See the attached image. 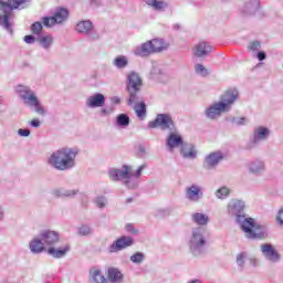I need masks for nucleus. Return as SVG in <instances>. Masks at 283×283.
<instances>
[{"label": "nucleus", "mask_w": 283, "mask_h": 283, "mask_svg": "<svg viewBox=\"0 0 283 283\" xmlns=\"http://www.w3.org/2000/svg\"><path fill=\"white\" fill-rule=\"evenodd\" d=\"M153 50V54H156L158 52H163L169 48V43L165 42V40L160 39H153L149 41Z\"/></svg>", "instance_id": "29"}, {"label": "nucleus", "mask_w": 283, "mask_h": 283, "mask_svg": "<svg viewBox=\"0 0 283 283\" xmlns=\"http://www.w3.org/2000/svg\"><path fill=\"white\" fill-rule=\"evenodd\" d=\"M76 193H78V190H65L63 188L52 191V196H54V198H74Z\"/></svg>", "instance_id": "31"}, {"label": "nucleus", "mask_w": 283, "mask_h": 283, "mask_svg": "<svg viewBox=\"0 0 283 283\" xmlns=\"http://www.w3.org/2000/svg\"><path fill=\"white\" fill-rule=\"evenodd\" d=\"M191 218L192 222L199 227H206V224H209V216L205 213L196 212L191 216Z\"/></svg>", "instance_id": "33"}, {"label": "nucleus", "mask_w": 283, "mask_h": 283, "mask_svg": "<svg viewBox=\"0 0 283 283\" xmlns=\"http://www.w3.org/2000/svg\"><path fill=\"white\" fill-rule=\"evenodd\" d=\"M127 229H128V231H132V233H136V231L130 230V229H132V226H130V224L127 226Z\"/></svg>", "instance_id": "60"}, {"label": "nucleus", "mask_w": 283, "mask_h": 283, "mask_svg": "<svg viewBox=\"0 0 283 283\" xmlns=\"http://www.w3.org/2000/svg\"><path fill=\"white\" fill-rule=\"evenodd\" d=\"M239 96L240 94L238 93V90L230 88L226 91L224 94L221 95L219 103H222L223 105H226V109L228 112H231V105H233V103L238 101Z\"/></svg>", "instance_id": "16"}, {"label": "nucleus", "mask_w": 283, "mask_h": 283, "mask_svg": "<svg viewBox=\"0 0 283 283\" xmlns=\"http://www.w3.org/2000/svg\"><path fill=\"white\" fill-rule=\"evenodd\" d=\"M186 198L189 202H199L205 198V192H202V187L198 184H192L188 186L185 190Z\"/></svg>", "instance_id": "14"}, {"label": "nucleus", "mask_w": 283, "mask_h": 283, "mask_svg": "<svg viewBox=\"0 0 283 283\" xmlns=\"http://www.w3.org/2000/svg\"><path fill=\"white\" fill-rule=\"evenodd\" d=\"M244 258H247V253L244 252L237 254V264L238 266H240V269H244V264H245Z\"/></svg>", "instance_id": "47"}, {"label": "nucleus", "mask_w": 283, "mask_h": 283, "mask_svg": "<svg viewBox=\"0 0 283 283\" xmlns=\"http://www.w3.org/2000/svg\"><path fill=\"white\" fill-rule=\"evenodd\" d=\"M31 127H41V120L33 119L30 122Z\"/></svg>", "instance_id": "57"}, {"label": "nucleus", "mask_w": 283, "mask_h": 283, "mask_svg": "<svg viewBox=\"0 0 283 283\" xmlns=\"http://www.w3.org/2000/svg\"><path fill=\"white\" fill-rule=\"evenodd\" d=\"M143 90V77L137 72H129L126 78V92H128L127 105H134L138 101H143L140 92Z\"/></svg>", "instance_id": "4"}, {"label": "nucleus", "mask_w": 283, "mask_h": 283, "mask_svg": "<svg viewBox=\"0 0 283 283\" xmlns=\"http://www.w3.org/2000/svg\"><path fill=\"white\" fill-rule=\"evenodd\" d=\"M260 250L263 258L270 262V264H277L282 260V254H280L271 243L261 244Z\"/></svg>", "instance_id": "10"}, {"label": "nucleus", "mask_w": 283, "mask_h": 283, "mask_svg": "<svg viewBox=\"0 0 283 283\" xmlns=\"http://www.w3.org/2000/svg\"><path fill=\"white\" fill-rule=\"evenodd\" d=\"M18 134H19V136H23L24 138H28V136H30V129H28V128H20L19 130H18Z\"/></svg>", "instance_id": "52"}, {"label": "nucleus", "mask_w": 283, "mask_h": 283, "mask_svg": "<svg viewBox=\"0 0 283 283\" xmlns=\"http://www.w3.org/2000/svg\"><path fill=\"white\" fill-rule=\"evenodd\" d=\"M116 125L118 127H129V117L127 114H119L116 117Z\"/></svg>", "instance_id": "39"}, {"label": "nucleus", "mask_w": 283, "mask_h": 283, "mask_svg": "<svg viewBox=\"0 0 283 283\" xmlns=\"http://www.w3.org/2000/svg\"><path fill=\"white\" fill-rule=\"evenodd\" d=\"M134 111L138 118H145V116H147V105L145 104V102H136Z\"/></svg>", "instance_id": "37"}, {"label": "nucleus", "mask_w": 283, "mask_h": 283, "mask_svg": "<svg viewBox=\"0 0 283 283\" xmlns=\"http://www.w3.org/2000/svg\"><path fill=\"white\" fill-rule=\"evenodd\" d=\"M78 150L74 148H60L53 151L48 158V164L57 171H67L76 166Z\"/></svg>", "instance_id": "3"}, {"label": "nucleus", "mask_w": 283, "mask_h": 283, "mask_svg": "<svg viewBox=\"0 0 283 283\" xmlns=\"http://www.w3.org/2000/svg\"><path fill=\"white\" fill-rule=\"evenodd\" d=\"M134 245V239L132 237L123 235L119 237L116 241L109 245L108 251L109 253H118V251H123L128 249V247Z\"/></svg>", "instance_id": "13"}, {"label": "nucleus", "mask_w": 283, "mask_h": 283, "mask_svg": "<svg viewBox=\"0 0 283 283\" xmlns=\"http://www.w3.org/2000/svg\"><path fill=\"white\" fill-rule=\"evenodd\" d=\"M271 136V129L264 126H258L253 129L252 138L247 145V149H253L258 147L259 144L264 143Z\"/></svg>", "instance_id": "9"}, {"label": "nucleus", "mask_w": 283, "mask_h": 283, "mask_svg": "<svg viewBox=\"0 0 283 283\" xmlns=\"http://www.w3.org/2000/svg\"><path fill=\"white\" fill-rule=\"evenodd\" d=\"M228 120L231 125H237V127L247 125V117H229Z\"/></svg>", "instance_id": "41"}, {"label": "nucleus", "mask_w": 283, "mask_h": 283, "mask_svg": "<svg viewBox=\"0 0 283 283\" xmlns=\"http://www.w3.org/2000/svg\"><path fill=\"white\" fill-rule=\"evenodd\" d=\"M130 262L133 264H143L145 262V253L143 252H136L130 256Z\"/></svg>", "instance_id": "42"}, {"label": "nucleus", "mask_w": 283, "mask_h": 283, "mask_svg": "<svg viewBox=\"0 0 283 283\" xmlns=\"http://www.w3.org/2000/svg\"><path fill=\"white\" fill-rule=\"evenodd\" d=\"M90 277H91V282L107 283V279H105L101 270H91Z\"/></svg>", "instance_id": "35"}, {"label": "nucleus", "mask_w": 283, "mask_h": 283, "mask_svg": "<svg viewBox=\"0 0 283 283\" xmlns=\"http://www.w3.org/2000/svg\"><path fill=\"white\" fill-rule=\"evenodd\" d=\"M135 56H149L150 54H154V51L151 49V42L147 41L144 42L142 45L137 46L134 51Z\"/></svg>", "instance_id": "25"}, {"label": "nucleus", "mask_w": 283, "mask_h": 283, "mask_svg": "<svg viewBox=\"0 0 283 283\" xmlns=\"http://www.w3.org/2000/svg\"><path fill=\"white\" fill-rule=\"evenodd\" d=\"M231 193V190L227 187H221L216 191V196L219 200H224Z\"/></svg>", "instance_id": "43"}, {"label": "nucleus", "mask_w": 283, "mask_h": 283, "mask_svg": "<svg viewBox=\"0 0 283 283\" xmlns=\"http://www.w3.org/2000/svg\"><path fill=\"white\" fill-rule=\"evenodd\" d=\"M189 283H200L198 280L190 281Z\"/></svg>", "instance_id": "61"}, {"label": "nucleus", "mask_w": 283, "mask_h": 283, "mask_svg": "<svg viewBox=\"0 0 283 283\" xmlns=\"http://www.w3.org/2000/svg\"><path fill=\"white\" fill-rule=\"evenodd\" d=\"M77 233L78 235H82V237L92 235V227L87 224H83L80 228H77Z\"/></svg>", "instance_id": "44"}, {"label": "nucleus", "mask_w": 283, "mask_h": 283, "mask_svg": "<svg viewBox=\"0 0 283 283\" xmlns=\"http://www.w3.org/2000/svg\"><path fill=\"white\" fill-rule=\"evenodd\" d=\"M15 92L23 102L24 105H29L32 102L36 101V93L30 88V86L18 85L15 87Z\"/></svg>", "instance_id": "12"}, {"label": "nucleus", "mask_w": 283, "mask_h": 283, "mask_svg": "<svg viewBox=\"0 0 283 283\" xmlns=\"http://www.w3.org/2000/svg\"><path fill=\"white\" fill-rule=\"evenodd\" d=\"M6 213L3 212V207L0 206V220H3Z\"/></svg>", "instance_id": "58"}, {"label": "nucleus", "mask_w": 283, "mask_h": 283, "mask_svg": "<svg viewBox=\"0 0 283 283\" xmlns=\"http://www.w3.org/2000/svg\"><path fill=\"white\" fill-rule=\"evenodd\" d=\"M43 31V23L41 22H34L33 24H31V32L32 34H41V32Z\"/></svg>", "instance_id": "46"}, {"label": "nucleus", "mask_w": 283, "mask_h": 283, "mask_svg": "<svg viewBox=\"0 0 283 283\" xmlns=\"http://www.w3.org/2000/svg\"><path fill=\"white\" fill-rule=\"evenodd\" d=\"M114 112V108H102L101 114L102 116H109Z\"/></svg>", "instance_id": "54"}, {"label": "nucleus", "mask_w": 283, "mask_h": 283, "mask_svg": "<svg viewBox=\"0 0 283 283\" xmlns=\"http://www.w3.org/2000/svg\"><path fill=\"white\" fill-rule=\"evenodd\" d=\"M23 41L28 43V45H32L36 41V38L34 35H25L23 38Z\"/></svg>", "instance_id": "51"}, {"label": "nucleus", "mask_w": 283, "mask_h": 283, "mask_svg": "<svg viewBox=\"0 0 283 283\" xmlns=\"http://www.w3.org/2000/svg\"><path fill=\"white\" fill-rule=\"evenodd\" d=\"M229 112L227 105L220 102H216L205 109V116L208 120H217L222 114Z\"/></svg>", "instance_id": "11"}, {"label": "nucleus", "mask_w": 283, "mask_h": 283, "mask_svg": "<svg viewBox=\"0 0 283 283\" xmlns=\"http://www.w3.org/2000/svg\"><path fill=\"white\" fill-rule=\"evenodd\" d=\"M38 43H40L44 50H50L52 48V43H54V38L51 34L41 35L38 38Z\"/></svg>", "instance_id": "34"}, {"label": "nucleus", "mask_w": 283, "mask_h": 283, "mask_svg": "<svg viewBox=\"0 0 283 283\" xmlns=\"http://www.w3.org/2000/svg\"><path fill=\"white\" fill-rule=\"evenodd\" d=\"M28 107H34L35 113L40 114V116H45V108L41 106V102L39 101V97L35 98L34 102H31Z\"/></svg>", "instance_id": "38"}, {"label": "nucleus", "mask_w": 283, "mask_h": 283, "mask_svg": "<svg viewBox=\"0 0 283 283\" xmlns=\"http://www.w3.org/2000/svg\"><path fill=\"white\" fill-rule=\"evenodd\" d=\"M92 39H98V34H94Z\"/></svg>", "instance_id": "62"}, {"label": "nucleus", "mask_w": 283, "mask_h": 283, "mask_svg": "<svg viewBox=\"0 0 283 283\" xmlns=\"http://www.w3.org/2000/svg\"><path fill=\"white\" fill-rule=\"evenodd\" d=\"M260 10V0H248L241 8L243 17H253Z\"/></svg>", "instance_id": "19"}, {"label": "nucleus", "mask_w": 283, "mask_h": 283, "mask_svg": "<svg viewBox=\"0 0 283 283\" xmlns=\"http://www.w3.org/2000/svg\"><path fill=\"white\" fill-rule=\"evenodd\" d=\"M113 65L117 67V70H125V67L129 65V60L127 59V56L119 55L114 59Z\"/></svg>", "instance_id": "36"}, {"label": "nucleus", "mask_w": 283, "mask_h": 283, "mask_svg": "<svg viewBox=\"0 0 283 283\" xmlns=\"http://www.w3.org/2000/svg\"><path fill=\"white\" fill-rule=\"evenodd\" d=\"M70 17V10L60 7L55 10L52 17H43L42 23L45 28H53V25H61Z\"/></svg>", "instance_id": "8"}, {"label": "nucleus", "mask_w": 283, "mask_h": 283, "mask_svg": "<svg viewBox=\"0 0 283 283\" xmlns=\"http://www.w3.org/2000/svg\"><path fill=\"white\" fill-rule=\"evenodd\" d=\"M40 237L42 238V242H44L45 247L52 248L60 240L59 232L52 230H43L40 232Z\"/></svg>", "instance_id": "18"}, {"label": "nucleus", "mask_w": 283, "mask_h": 283, "mask_svg": "<svg viewBox=\"0 0 283 283\" xmlns=\"http://www.w3.org/2000/svg\"><path fill=\"white\" fill-rule=\"evenodd\" d=\"M185 145V140H182V136L177 132H170L168 137L166 138V146L169 151H174V149L178 147H182Z\"/></svg>", "instance_id": "17"}, {"label": "nucleus", "mask_w": 283, "mask_h": 283, "mask_svg": "<svg viewBox=\"0 0 283 283\" xmlns=\"http://www.w3.org/2000/svg\"><path fill=\"white\" fill-rule=\"evenodd\" d=\"M247 202L242 199H231L227 205V214L234 218L237 224L240 226L248 240H266L269 238V229L255 222L253 218H247L244 210Z\"/></svg>", "instance_id": "1"}, {"label": "nucleus", "mask_w": 283, "mask_h": 283, "mask_svg": "<svg viewBox=\"0 0 283 283\" xmlns=\"http://www.w3.org/2000/svg\"><path fill=\"white\" fill-rule=\"evenodd\" d=\"M111 103H113L114 105H120V97L118 96H113L111 98Z\"/></svg>", "instance_id": "56"}, {"label": "nucleus", "mask_w": 283, "mask_h": 283, "mask_svg": "<svg viewBox=\"0 0 283 283\" xmlns=\"http://www.w3.org/2000/svg\"><path fill=\"white\" fill-rule=\"evenodd\" d=\"M151 76L160 81V83H167L169 81V75H167L160 66H153L150 71Z\"/></svg>", "instance_id": "30"}, {"label": "nucleus", "mask_w": 283, "mask_h": 283, "mask_svg": "<svg viewBox=\"0 0 283 283\" xmlns=\"http://www.w3.org/2000/svg\"><path fill=\"white\" fill-rule=\"evenodd\" d=\"M147 6L157 10V12H163V10H167L169 4L166 1H158V0H144Z\"/></svg>", "instance_id": "32"}, {"label": "nucleus", "mask_w": 283, "mask_h": 283, "mask_svg": "<svg viewBox=\"0 0 283 283\" xmlns=\"http://www.w3.org/2000/svg\"><path fill=\"white\" fill-rule=\"evenodd\" d=\"M75 30L80 34H90L94 30V24L90 20H82L77 22Z\"/></svg>", "instance_id": "27"}, {"label": "nucleus", "mask_w": 283, "mask_h": 283, "mask_svg": "<svg viewBox=\"0 0 283 283\" xmlns=\"http://www.w3.org/2000/svg\"><path fill=\"white\" fill-rule=\"evenodd\" d=\"M94 205L98 209H105L107 207V197L106 196H97L93 199Z\"/></svg>", "instance_id": "40"}, {"label": "nucleus", "mask_w": 283, "mask_h": 283, "mask_svg": "<svg viewBox=\"0 0 283 283\" xmlns=\"http://www.w3.org/2000/svg\"><path fill=\"white\" fill-rule=\"evenodd\" d=\"M180 154L182 158H189L190 160L196 159L198 156V151L192 144H184V146H181Z\"/></svg>", "instance_id": "26"}, {"label": "nucleus", "mask_w": 283, "mask_h": 283, "mask_svg": "<svg viewBox=\"0 0 283 283\" xmlns=\"http://www.w3.org/2000/svg\"><path fill=\"white\" fill-rule=\"evenodd\" d=\"M139 151H140L142 154H145V146H139Z\"/></svg>", "instance_id": "59"}, {"label": "nucleus", "mask_w": 283, "mask_h": 283, "mask_svg": "<svg viewBox=\"0 0 283 283\" xmlns=\"http://www.w3.org/2000/svg\"><path fill=\"white\" fill-rule=\"evenodd\" d=\"M256 59H259L260 61H265L266 60V53L264 51H260L256 54Z\"/></svg>", "instance_id": "55"}, {"label": "nucleus", "mask_w": 283, "mask_h": 283, "mask_svg": "<svg viewBox=\"0 0 283 283\" xmlns=\"http://www.w3.org/2000/svg\"><path fill=\"white\" fill-rule=\"evenodd\" d=\"M105 105V95L96 93L86 99V107L96 108Z\"/></svg>", "instance_id": "24"}, {"label": "nucleus", "mask_w": 283, "mask_h": 283, "mask_svg": "<svg viewBox=\"0 0 283 283\" xmlns=\"http://www.w3.org/2000/svg\"><path fill=\"white\" fill-rule=\"evenodd\" d=\"M148 127L151 129H156L157 127H160L163 132H178V128L176 127V123H174V119L171 118V115L169 114H158L155 118V120H151L148 123Z\"/></svg>", "instance_id": "7"}, {"label": "nucleus", "mask_w": 283, "mask_h": 283, "mask_svg": "<svg viewBox=\"0 0 283 283\" xmlns=\"http://www.w3.org/2000/svg\"><path fill=\"white\" fill-rule=\"evenodd\" d=\"M260 48H262V44L260 43V41H253L249 45V50H252V52H258V50H260Z\"/></svg>", "instance_id": "49"}, {"label": "nucleus", "mask_w": 283, "mask_h": 283, "mask_svg": "<svg viewBox=\"0 0 283 283\" xmlns=\"http://www.w3.org/2000/svg\"><path fill=\"white\" fill-rule=\"evenodd\" d=\"M145 169H147V164H144L142 166L138 167V169L135 172V180H138V178H140V176H143V171H145Z\"/></svg>", "instance_id": "48"}, {"label": "nucleus", "mask_w": 283, "mask_h": 283, "mask_svg": "<svg viewBox=\"0 0 283 283\" xmlns=\"http://www.w3.org/2000/svg\"><path fill=\"white\" fill-rule=\"evenodd\" d=\"M28 8V0H0V28L12 34L14 32V10Z\"/></svg>", "instance_id": "2"}, {"label": "nucleus", "mask_w": 283, "mask_h": 283, "mask_svg": "<svg viewBox=\"0 0 283 283\" xmlns=\"http://www.w3.org/2000/svg\"><path fill=\"white\" fill-rule=\"evenodd\" d=\"M195 72L200 76H209V70H207L202 64H196Z\"/></svg>", "instance_id": "45"}, {"label": "nucleus", "mask_w": 283, "mask_h": 283, "mask_svg": "<svg viewBox=\"0 0 283 283\" xmlns=\"http://www.w3.org/2000/svg\"><path fill=\"white\" fill-rule=\"evenodd\" d=\"M222 160H224V154L222 151L210 153L203 160V169H216Z\"/></svg>", "instance_id": "15"}, {"label": "nucleus", "mask_w": 283, "mask_h": 283, "mask_svg": "<svg viewBox=\"0 0 283 283\" xmlns=\"http://www.w3.org/2000/svg\"><path fill=\"white\" fill-rule=\"evenodd\" d=\"M276 222L280 227H283V207L277 212Z\"/></svg>", "instance_id": "50"}, {"label": "nucleus", "mask_w": 283, "mask_h": 283, "mask_svg": "<svg viewBox=\"0 0 283 283\" xmlns=\"http://www.w3.org/2000/svg\"><path fill=\"white\" fill-rule=\"evenodd\" d=\"M108 176L111 180H122L127 189H138V180L132 175V166L124 165L122 169H111Z\"/></svg>", "instance_id": "5"}, {"label": "nucleus", "mask_w": 283, "mask_h": 283, "mask_svg": "<svg viewBox=\"0 0 283 283\" xmlns=\"http://www.w3.org/2000/svg\"><path fill=\"white\" fill-rule=\"evenodd\" d=\"M211 45L207 42H199L195 45L193 54L197 56V59H203V56H209L211 54Z\"/></svg>", "instance_id": "23"}, {"label": "nucleus", "mask_w": 283, "mask_h": 283, "mask_svg": "<svg viewBox=\"0 0 283 283\" xmlns=\"http://www.w3.org/2000/svg\"><path fill=\"white\" fill-rule=\"evenodd\" d=\"M107 277L108 281L112 283H120L123 282V272H120V270H118L117 268H108L107 270Z\"/></svg>", "instance_id": "28"}, {"label": "nucleus", "mask_w": 283, "mask_h": 283, "mask_svg": "<svg viewBox=\"0 0 283 283\" xmlns=\"http://www.w3.org/2000/svg\"><path fill=\"white\" fill-rule=\"evenodd\" d=\"M90 3L93 8H99V6H103V0H90Z\"/></svg>", "instance_id": "53"}, {"label": "nucleus", "mask_w": 283, "mask_h": 283, "mask_svg": "<svg viewBox=\"0 0 283 283\" xmlns=\"http://www.w3.org/2000/svg\"><path fill=\"white\" fill-rule=\"evenodd\" d=\"M248 169L253 176H262V172L266 171V165L263 160L254 159L248 164Z\"/></svg>", "instance_id": "21"}, {"label": "nucleus", "mask_w": 283, "mask_h": 283, "mask_svg": "<svg viewBox=\"0 0 283 283\" xmlns=\"http://www.w3.org/2000/svg\"><path fill=\"white\" fill-rule=\"evenodd\" d=\"M70 244H66L62 248L51 247L48 249L46 253L51 255V258H54L55 260H61V258H65L67 253H70Z\"/></svg>", "instance_id": "22"}, {"label": "nucleus", "mask_w": 283, "mask_h": 283, "mask_svg": "<svg viewBox=\"0 0 283 283\" xmlns=\"http://www.w3.org/2000/svg\"><path fill=\"white\" fill-rule=\"evenodd\" d=\"M29 249L31 253L34 255H39V253H43L45 251V243L43 239L41 238V234L34 237L30 243H29Z\"/></svg>", "instance_id": "20"}, {"label": "nucleus", "mask_w": 283, "mask_h": 283, "mask_svg": "<svg viewBox=\"0 0 283 283\" xmlns=\"http://www.w3.org/2000/svg\"><path fill=\"white\" fill-rule=\"evenodd\" d=\"M132 200H133L132 198H128V199L126 200V202L129 203V202H132Z\"/></svg>", "instance_id": "63"}, {"label": "nucleus", "mask_w": 283, "mask_h": 283, "mask_svg": "<svg viewBox=\"0 0 283 283\" xmlns=\"http://www.w3.org/2000/svg\"><path fill=\"white\" fill-rule=\"evenodd\" d=\"M189 247L192 255L198 256L205 253L207 247V231L202 227L192 229Z\"/></svg>", "instance_id": "6"}]
</instances>
